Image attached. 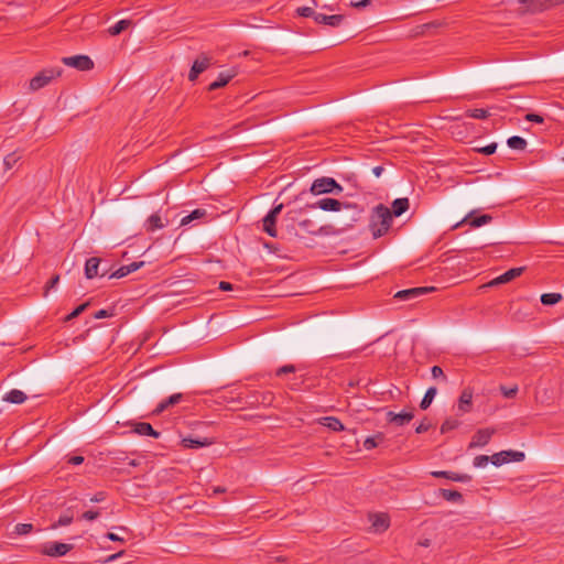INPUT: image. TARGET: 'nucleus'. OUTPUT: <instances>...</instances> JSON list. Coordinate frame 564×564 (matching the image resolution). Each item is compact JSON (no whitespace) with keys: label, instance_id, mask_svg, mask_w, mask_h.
Returning <instances> with one entry per match:
<instances>
[{"label":"nucleus","instance_id":"f257e3e1","mask_svg":"<svg viewBox=\"0 0 564 564\" xmlns=\"http://www.w3.org/2000/svg\"><path fill=\"white\" fill-rule=\"evenodd\" d=\"M319 215L308 216L305 209H294L285 214L282 221V239L294 240L303 239L307 235L311 236H328L335 235L334 226H319Z\"/></svg>","mask_w":564,"mask_h":564},{"label":"nucleus","instance_id":"f03ea898","mask_svg":"<svg viewBox=\"0 0 564 564\" xmlns=\"http://www.w3.org/2000/svg\"><path fill=\"white\" fill-rule=\"evenodd\" d=\"M392 224V213L383 204L377 205L370 216L369 228L375 239L382 237L388 232Z\"/></svg>","mask_w":564,"mask_h":564},{"label":"nucleus","instance_id":"7ed1b4c3","mask_svg":"<svg viewBox=\"0 0 564 564\" xmlns=\"http://www.w3.org/2000/svg\"><path fill=\"white\" fill-rule=\"evenodd\" d=\"M339 214L335 217V223L338 226L337 232L347 231L354 228L355 224L360 221L364 217V208L357 204H343Z\"/></svg>","mask_w":564,"mask_h":564},{"label":"nucleus","instance_id":"20e7f679","mask_svg":"<svg viewBox=\"0 0 564 564\" xmlns=\"http://www.w3.org/2000/svg\"><path fill=\"white\" fill-rule=\"evenodd\" d=\"M311 193L314 195L322 194H340L343 192V186L333 177H321L316 178L310 188Z\"/></svg>","mask_w":564,"mask_h":564},{"label":"nucleus","instance_id":"39448f33","mask_svg":"<svg viewBox=\"0 0 564 564\" xmlns=\"http://www.w3.org/2000/svg\"><path fill=\"white\" fill-rule=\"evenodd\" d=\"M63 69L59 67H51V68H44L40 73H37L31 80H30V90L36 91L46 85H48L52 79L61 76Z\"/></svg>","mask_w":564,"mask_h":564},{"label":"nucleus","instance_id":"423d86ee","mask_svg":"<svg viewBox=\"0 0 564 564\" xmlns=\"http://www.w3.org/2000/svg\"><path fill=\"white\" fill-rule=\"evenodd\" d=\"M283 209V204L275 205L262 219V229L270 237H278L276 219Z\"/></svg>","mask_w":564,"mask_h":564},{"label":"nucleus","instance_id":"0eeeda50","mask_svg":"<svg viewBox=\"0 0 564 564\" xmlns=\"http://www.w3.org/2000/svg\"><path fill=\"white\" fill-rule=\"evenodd\" d=\"M519 2L525 6L527 12L535 13L564 3V0H519Z\"/></svg>","mask_w":564,"mask_h":564},{"label":"nucleus","instance_id":"6e6552de","mask_svg":"<svg viewBox=\"0 0 564 564\" xmlns=\"http://www.w3.org/2000/svg\"><path fill=\"white\" fill-rule=\"evenodd\" d=\"M62 63L78 70H90L94 68L93 59L87 55H75L63 57Z\"/></svg>","mask_w":564,"mask_h":564},{"label":"nucleus","instance_id":"1a4fd4ad","mask_svg":"<svg viewBox=\"0 0 564 564\" xmlns=\"http://www.w3.org/2000/svg\"><path fill=\"white\" fill-rule=\"evenodd\" d=\"M434 290H435V288H433V286H420V288L401 290L394 294V299H397L399 301H412V300H415L419 296L430 293Z\"/></svg>","mask_w":564,"mask_h":564},{"label":"nucleus","instance_id":"9d476101","mask_svg":"<svg viewBox=\"0 0 564 564\" xmlns=\"http://www.w3.org/2000/svg\"><path fill=\"white\" fill-rule=\"evenodd\" d=\"M73 549L72 544L53 542L47 543L41 550V553L47 556L57 557L63 556Z\"/></svg>","mask_w":564,"mask_h":564},{"label":"nucleus","instance_id":"9b49d317","mask_svg":"<svg viewBox=\"0 0 564 564\" xmlns=\"http://www.w3.org/2000/svg\"><path fill=\"white\" fill-rule=\"evenodd\" d=\"M341 206H343V203L339 202L338 199L326 197V198L318 199L317 202H315L313 204L306 205V208H312V209L321 208L322 210H325V212H338V210H340Z\"/></svg>","mask_w":564,"mask_h":564},{"label":"nucleus","instance_id":"f8f14e48","mask_svg":"<svg viewBox=\"0 0 564 564\" xmlns=\"http://www.w3.org/2000/svg\"><path fill=\"white\" fill-rule=\"evenodd\" d=\"M371 528L375 532L381 533L389 529L390 517L387 513H373L369 516Z\"/></svg>","mask_w":564,"mask_h":564},{"label":"nucleus","instance_id":"ddd939ff","mask_svg":"<svg viewBox=\"0 0 564 564\" xmlns=\"http://www.w3.org/2000/svg\"><path fill=\"white\" fill-rule=\"evenodd\" d=\"M495 429H480L478 430L473 438H471V442L469 444V447H482V446H486L491 436L495 434Z\"/></svg>","mask_w":564,"mask_h":564},{"label":"nucleus","instance_id":"4468645a","mask_svg":"<svg viewBox=\"0 0 564 564\" xmlns=\"http://www.w3.org/2000/svg\"><path fill=\"white\" fill-rule=\"evenodd\" d=\"M413 417H414V414L412 411H402L400 413L389 411L387 413V421L389 423H394L398 426H403V425L408 424Z\"/></svg>","mask_w":564,"mask_h":564},{"label":"nucleus","instance_id":"2eb2a0df","mask_svg":"<svg viewBox=\"0 0 564 564\" xmlns=\"http://www.w3.org/2000/svg\"><path fill=\"white\" fill-rule=\"evenodd\" d=\"M214 443H215L214 440L208 438V437L194 438L192 436H187V437H183L181 441V445L184 448H199V447L213 445Z\"/></svg>","mask_w":564,"mask_h":564},{"label":"nucleus","instance_id":"dca6fc26","mask_svg":"<svg viewBox=\"0 0 564 564\" xmlns=\"http://www.w3.org/2000/svg\"><path fill=\"white\" fill-rule=\"evenodd\" d=\"M524 271V268L523 267H520V268H512L508 271H506L505 273H502L501 275L497 276L496 279H494L489 285H499V284H505V283H508L512 280H514L516 278L520 276Z\"/></svg>","mask_w":564,"mask_h":564},{"label":"nucleus","instance_id":"f3484780","mask_svg":"<svg viewBox=\"0 0 564 564\" xmlns=\"http://www.w3.org/2000/svg\"><path fill=\"white\" fill-rule=\"evenodd\" d=\"M431 475L435 478H446L448 480L458 481V482H467L471 479V477L467 474H458L448 470H434Z\"/></svg>","mask_w":564,"mask_h":564},{"label":"nucleus","instance_id":"a211bd4d","mask_svg":"<svg viewBox=\"0 0 564 564\" xmlns=\"http://www.w3.org/2000/svg\"><path fill=\"white\" fill-rule=\"evenodd\" d=\"M473 405V391L470 389H464L458 399V412L465 414L471 411Z\"/></svg>","mask_w":564,"mask_h":564},{"label":"nucleus","instance_id":"6ab92c4d","mask_svg":"<svg viewBox=\"0 0 564 564\" xmlns=\"http://www.w3.org/2000/svg\"><path fill=\"white\" fill-rule=\"evenodd\" d=\"M183 400L182 393H174L170 395L167 399L161 401L153 411V414L159 415L167 410L170 406H174L178 404Z\"/></svg>","mask_w":564,"mask_h":564},{"label":"nucleus","instance_id":"aec40b11","mask_svg":"<svg viewBox=\"0 0 564 564\" xmlns=\"http://www.w3.org/2000/svg\"><path fill=\"white\" fill-rule=\"evenodd\" d=\"M236 75H237V72H235V70L221 72L218 75L217 79L215 82H213L212 84H209L208 90L213 91V90H217V89L226 86Z\"/></svg>","mask_w":564,"mask_h":564},{"label":"nucleus","instance_id":"412c9836","mask_svg":"<svg viewBox=\"0 0 564 564\" xmlns=\"http://www.w3.org/2000/svg\"><path fill=\"white\" fill-rule=\"evenodd\" d=\"M132 426H133L132 431L139 435L151 436L154 438H159L161 435L160 432L154 430L153 426L147 422L132 423Z\"/></svg>","mask_w":564,"mask_h":564},{"label":"nucleus","instance_id":"4be33fe9","mask_svg":"<svg viewBox=\"0 0 564 564\" xmlns=\"http://www.w3.org/2000/svg\"><path fill=\"white\" fill-rule=\"evenodd\" d=\"M343 21H344V15H341V14L326 15L324 13H317V15L315 17L316 23L329 25L333 28L340 25V23Z\"/></svg>","mask_w":564,"mask_h":564},{"label":"nucleus","instance_id":"5701e85b","mask_svg":"<svg viewBox=\"0 0 564 564\" xmlns=\"http://www.w3.org/2000/svg\"><path fill=\"white\" fill-rule=\"evenodd\" d=\"M100 259L97 258V257H91L89 259H87L86 263H85V276L87 279H94L95 276H97L99 274L98 272V268H99V264H100Z\"/></svg>","mask_w":564,"mask_h":564},{"label":"nucleus","instance_id":"b1692460","mask_svg":"<svg viewBox=\"0 0 564 564\" xmlns=\"http://www.w3.org/2000/svg\"><path fill=\"white\" fill-rule=\"evenodd\" d=\"M410 207V202H409V198L406 197H402V198H397L392 202V209L391 213H392V217L395 216V217H399L401 216L402 214H404Z\"/></svg>","mask_w":564,"mask_h":564},{"label":"nucleus","instance_id":"393cba45","mask_svg":"<svg viewBox=\"0 0 564 564\" xmlns=\"http://www.w3.org/2000/svg\"><path fill=\"white\" fill-rule=\"evenodd\" d=\"M26 398L28 397L23 391L13 389V390L9 391L8 393H6L2 398V400L6 402L13 403V404H21L26 400Z\"/></svg>","mask_w":564,"mask_h":564},{"label":"nucleus","instance_id":"a878e982","mask_svg":"<svg viewBox=\"0 0 564 564\" xmlns=\"http://www.w3.org/2000/svg\"><path fill=\"white\" fill-rule=\"evenodd\" d=\"M492 220V217L488 214L480 215L478 217H473V213L466 216V218L463 220L465 223H468L471 227H480L482 225H486Z\"/></svg>","mask_w":564,"mask_h":564},{"label":"nucleus","instance_id":"bb28decb","mask_svg":"<svg viewBox=\"0 0 564 564\" xmlns=\"http://www.w3.org/2000/svg\"><path fill=\"white\" fill-rule=\"evenodd\" d=\"M212 65V58L206 54H200L193 63V67H195L200 74L205 72Z\"/></svg>","mask_w":564,"mask_h":564},{"label":"nucleus","instance_id":"cd10ccee","mask_svg":"<svg viewBox=\"0 0 564 564\" xmlns=\"http://www.w3.org/2000/svg\"><path fill=\"white\" fill-rule=\"evenodd\" d=\"M440 496L451 502L463 501V495L457 490L440 489Z\"/></svg>","mask_w":564,"mask_h":564},{"label":"nucleus","instance_id":"c85d7f7f","mask_svg":"<svg viewBox=\"0 0 564 564\" xmlns=\"http://www.w3.org/2000/svg\"><path fill=\"white\" fill-rule=\"evenodd\" d=\"M436 393H437V389H436L435 387H430V388L426 390V392H425V394H424L423 399H422V400H421V402H420V408H421L422 410H426V409H429V408H430V405H431V403L433 402V400H434V398H435Z\"/></svg>","mask_w":564,"mask_h":564},{"label":"nucleus","instance_id":"c756f323","mask_svg":"<svg viewBox=\"0 0 564 564\" xmlns=\"http://www.w3.org/2000/svg\"><path fill=\"white\" fill-rule=\"evenodd\" d=\"M507 144L509 148L513 150L523 151L527 148L528 143L525 139H523L522 137L513 135L507 140Z\"/></svg>","mask_w":564,"mask_h":564},{"label":"nucleus","instance_id":"7c9ffc66","mask_svg":"<svg viewBox=\"0 0 564 564\" xmlns=\"http://www.w3.org/2000/svg\"><path fill=\"white\" fill-rule=\"evenodd\" d=\"M164 227V224L158 214L151 215L147 220V231H154Z\"/></svg>","mask_w":564,"mask_h":564},{"label":"nucleus","instance_id":"2f4dec72","mask_svg":"<svg viewBox=\"0 0 564 564\" xmlns=\"http://www.w3.org/2000/svg\"><path fill=\"white\" fill-rule=\"evenodd\" d=\"M206 215H207V212L205 209L197 208V209L193 210L191 214H188L187 216H185V217H183L181 219V226L188 225L193 220L203 218Z\"/></svg>","mask_w":564,"mask_h":564},{"label":"nucleus","instance_id":"473e14b6","mask_svg":"<svg viewBox=\"0 0 564 564\" xmlns=\"http://www.w3.org/2000/svg\"><path fill=\"white\" fill-rule=\"evenodd\" d=\"M131 24L130 20H120L115 25L110 26L108 32L110 35L116 36L119 35L121 32L127 30Z\"/></svg>","mask_w":564,"mask_h":564},{"label":"nucleus","instance_id":"72a5a7b5","mask_svg":"<svg viewBox=\"0 0 564 564\" xmlns=\"http://www.w3.org/2000/svg\"><path fill=\"white\" fill-rule=\"evenodd\" d=\"M323 420H324V425L327 426L328 429H330L332 431L340 432V431H344V429H345L344 424L337 417L327 416V417H324Z\"/></svg>","mask_w":564,"mask_h":564},{"label":"nucleus","instance_id":"f704fd0d","mask_svg":"<svg viewBox=\"0 0 564 564\" xmlns=\"http://www.w3.org/2000/svg\"><path fill=\"white\" fill-rule=\"evenodd\" d=\"M383 438H384V436L382 433H378L375 436H369L364 441V447L367 451L373 449L379 445V443H381L383 441Z\"/></svg>","mask_w":564,"mask_h":564},{"label":"nucleus","instance_id":"c9c22d12","mask_svg":"<svg viewBox=\"0 0 564 564\" xmlns=\"http://www.w3.org/2000/svg\"><path fill=\"white\" fill-rule=\"evenodd\" d=\"M562 300V294L560 293H544L541 295V303L543 305H554Z\"/></svg>","mask_w":564,"mask_h":564},{"label":"nucleus","instance_id":"e433bc0d","mask_svg":"<svg viewBox=\"0 0 564 564\" xmlns=\"http://www.w3.org/2000/svg\"><path fill=\"white\" fill-rule=\"evenodd\" d=\"M466 116L474 119H487L490 113L486 109L476 108V109H468L466 111Z\"/></svg>","mask_w":564,"mask_h":564},{"label":"nucleus","instance_id":"4c0bfd02","mask_svg":"<svg viewBox=\"0 0 564 564\" xmlns=\"http://www.w3.org/2000/svg\"><path fill=\"white\" fill-rule=\"evenodd\" d=\"M459 424H460V422H459L457 419L448 417V419H446V420L443 422V424H442V426H441V432H442L443 434H445V433H447V432H449V431L455 430L456 427H458V426H459Z\"/></svg>","mask_w":564,"mask_h":564},{"label":"nucleus","instance_id":"58836bf2","mask_svg":"<svg viewBox=\"0 0 564 564\" xmlns=\"http://www.w3.org/2000/svg\"><path fill=\"white\" fill-rule=\"evenodd\" d=\"M21 156L17 152H12L4 158L3 164L7 170H10L19 162Z\"/></svg>","mask_w":564,"mask_h":564},{"label":"nucleus","instance_id":"ea45409f","mask_svg":"<svg viewBox=\"0 0 564 564\" xmlns=\"http://www.w3.org/2000/svg\"><path fill=\"white\" fill-rule=\"evenodd\" d=\"M73 514L69 512V510H67L65 513H63L57 522L55 524H53V528H57V527H65V525H68L73 522Z\"/></svg>","mask_w":564,"mask_h":564},{"label":"nucleus","instance_id":"a19ab883","mask_svg":"<svg viewBox=\"0 0 564 564\" xmlns=\"http://www.w3.org/2000/svg\"><path fill=\"white\" fill-rule=\"evenodd\" d=\"M502 454L510 458V462H522L525 457L524 453L519 451H502Z\"/></svg>","mask_w":564,"mask_h":564},{"label":"nucleus","instance_id":"79ce46f5","mask_svg":"<svg viewBox=\"0 0 564 564\" xmlns=\"http://www.w3.org/2000/svg\"><path fill=\"white\" fill-rule=\"evenodd\" d=\"M490 462L495 466H501L506 463L510 462V458H507L502 452L496 453L490 457Z\"/></svg>","mask_w":564,"mask_h":564},{"label":"nucleus","instance_id":"37998d69","mask_svg":"<svg viewBox=\"0 0 564 564\" xmlns=\"http://www.w3.org/2000/svg\"><path fill=\"white\" fill-rule=\"evenodd\" d=\"M33 530V525L31 523H18L14 527V533L19 535H24L30 533Z\"/></svg>","mask_w":564,"mask_h":564},{"label":"nucleus","instance_id":"c03bdc74","mask_svg":"<svg viewBox=\"0 0 564 564\" xmlns=\"http://www.w3.org/2000/svg\"><path fill=\"white\" fill-rule=\"evenodd\" d=\"M89 306V302H86V303H83L80 305H78L72 313H69L66 317H65V321H70L75 317H77L78 315H80L87 307Z\"/></svg>","mask_w":564,"mask_h":564},{"label":"nucleus","instance_id":"a18cd8bd","mask_svg":"<svg viewBox=\"0 0 564 564\" xmlns=\"http://www.w3.org/2000/svg\"><path fill=\"white\" fill-rule=\"evenodd\" d=\"M317 13L318 12H315L310 7H301L297 9V14L301 17H304V18H313L315 20V17L317 15Z\"/></svg>","mask_w":564,"mask_h":564},{"label":"nucleus","instance_id":"49530a36","mask_svg":"<svg viewBox=\"0 0 564 564\" xmlns=\"http://www.w3.org/2000/svg\"><path fill=\"white\" fill-rule=\"evenodd\" d=\"M500 391L506 398H514L518 392V386H513L511 388H507L505 386H500Z\"/></svg>","mask_w":564,"mask_h":564},{"label":"nucleus","instance_id":"de8ad7c7","mask_svg":"<svg viewBox=\"0 0 564 564\" xmlns=\"http://www.w3.org/2000/svg\"><path fill=\"white\" fill-rule=\"evenodd\" d=\"M490 462V457L487 455H478L474 458L475 467H485Z\"/></svg>","mask_w":564,"mask_h":564},{"label":"nucleus","instance_id":"09e8293b","mask_svg":"<svg viewBox=\"0 0 564 564\" xmlns=\"http://www.w3.org/2000/svg\"><path fill=\"white\" fill-rule=\"evenodd\" d=\"M295 370H296L295 366H293V365H284V366H282V367L276 369L275 375L278 377H281V376L286 375V373H293V372H295Z\"/></svg>","mask_w":564,"mask_h":564},{"label":"nucleus","instance_id":"8fccbe9b","mask_svg":"<svg viewBox=\"0 0 564 564\" xmlns=\"http://www.w3.org/2000/svg\"><path fill=\"white\" fill-rule=\"evenodd\" d=\"M497 150V143L496 142H492L486 147H482V148H479L477 149V151L481 154H485V155H491L496 152Z\"/></svg>","mask_w":564,"mask_h":564},{"label":"nucleus","instance_id":"3c124183","mask_svg":"<svg viewBox=\"0 0 564 564\" xmlns=\"http://www.w3.org/2000/svg\"><path fill=\"white\" fill-rule=\"evenodd\" d=\"M431 373L434 379L441 378L444 381H446V376L444 375V371L440 366H433L431 369Z\"/></svg>","mask_w":564,"mask_h":564},{"label":"nucleus","instance_id":"603ef678","mask_svg":"<svg viewBox=\"0 0 564 564\" xmlns=\"http://www.w3.org/2000/svg\"><path fill=\"white\" fill-rule=\"evenodd\" d=\"M126 270H127V267H126V265L120 267L119 269H117L116 271H113V272L109 275V279H113V278H116V279H121V278H123V276L128 275V274H129V272H128V271H126Z\"/></svg>","mask_w":564,"mask_h":564},{"label":"nucleus","instance_id":"864d4df0","mask_svg":"<svg viewBox=\"0 0 564 564\" xmlns=\"http://www.w3.org/2000/svg\"><path fill=\"white\" fill-rule=\"evenodd\" d=\"M432 427V424L426 420L424 419L415 429V432L417 434H422V433H425L427 432Z\"/></svg>","mask_w":564,"mask_h":564},{"label":"nucleus","instance_id":"5fc2aeb1","mask_svg":"<svg viewBox=\"0 0 564 564\" xmlns=\"http://www.w3.org/2000/svg\"><path fill=\"white\" fill-rule=\"evenodd\" d=\"M524 119L527 121H532V122H535V123H543L544 122V118L538 113H528L525 115Z\"/></svg>","mask_w":564,"mask_h":564},{"label":"nucleus","instance_id":"6e6d98bb","mask_svg":"<svg viewBox=\"0 0 564 564\" xmlns=\"http://www.w3.org/2000/svg\"><path fill=\"white\" fill-rule=\"evenodd\" d=\"M144 265V262L143 261H134V262H131L129 264H127V270L130 273L139 270L140 268H142Z\"/></svg>","mask_w":564,"mask_h":564},{"label":"nucleus","instance_id":"4d7b16f0","mask_svg":"<svg viewBox=\"0 0 564 564\" xmlns=\"http://www.w3.org/2000/svg\"><path fill=\"white\" fill-rule=\"evenodd\" d=\"M99 517V512L96 510H88L82 514V518L87 521H93Z\"/></svg>","mask_w":564,"mask_h":564},{"label":"nucleus","instance_id":"13d9d810","mask_svg":"<svg viewBox=\"0 0 564 564\" xmlns=\"http://www.w3.org/2000/svg\"><path fill=\"white\" fill-rule=\"evenodd\" d=\"M113 315V312L112 311H108V310H99L97 311L95 314H94V317L96 319H100V318H106V317H110Z\"/></svg>","mask_w":564,"mask_h":564},{"label":"nucleus","instance_id":"bf43d9fd","mask_svg":"<svg viewBox=\"0 0 564 564\" xmlns=\"http://www.w3.org/2000/svg\"><path fill=\"white\" fill-rule=\"evenodd\" d=\"M369 4H371V0H359V1H351L350 2V6L354 7V8H366L368 7Z\"/></svg>","mask_w":564,"mask_h":564},{"label":"nucleus","instance_id":"052dcab7","mask_svg":"<svg viewBox=\"0 0 564 564\" xmlns=\"http://www.w3.org/2000/svg\"><path fill=\"white\" fill-rule=\"evenodd\" d=\"M59 281V275L58 274H55L53 275L50 281L46 283V292L50 290V289H53L56 286V284L58 283Z\"/></svg>","mask_w":564,"mask_h":564},{"label":"nucleus","instance_id":"680f3d73","mask_svg":"<svg viewBox=\"0 0 564 564\" xmlns=\"http://www.w3.org/2000/svg\"><path fill=\"white\" fill-rule=\"evenodd\" d=\"M83 462H84V457L79 456V455L70 456L67 460V463L70 465H80Z\"/></svg>","mask_w":564,"mask_h":564},{"label":"nucleus","instance_id":"e2e57ef3","mask_svg":"<svg viewBox=\"0 0 564 564\" xmlns=\"http://www.w3.org/2000/svg\"><path fill=\"white\" fill-rule=\"evenodd\" d=\"M200 75V73L192 66L189 73H188V80L195 82L197 77Z\"/></svg>","mask_w":564,"mask_h":564},{"label":"nucleus","instance_id":"0e129e2a","mask_svg":"<svg viewBox=\"0 0 564 564\" xmlns=\"http://www.w3.org/2000/svg\"><path fill=\"white\" fill-rule=\"evenodd\" d=\"M219 289L221 291H231V290H234V285L227 281H221L219 283Z\"/></svg>","mask_w":564,"mask_h":564},{"label":"nucleus","instance_id":"69168bd1","mask_svg":"<svg viewBox=\"0 0 564 564\" xmlns=\"http://www.w3.org/2000/svg\"><path fill=\"white\" fill-rule=\"evenodd\" d=\"M105 498H106L105 492H104V491H99V492H97V494H96V495L90 499V501H93V502H100V501L105 500Z\"/></svg>","mask_w":564,"mask_h":564},{"label":"nucleus","instance_id":"338daca9","mask_svg":"<svg viewBox=\"0 0 564 564\" xmlns=\"http://www.w3.org/2000/svg\"><path fill=\"white\" fill-rule=\"evenodd\" d=\"M106 538L109 539L110 541H119V542H123L124 539L118 536L117 534L112 533V532H108L106 534Z\"/></svg>","mask_w":564,"mask_h":564},{"label":"nucleus","instance_id":"774afa93","mask_svg":"<svg viewBox=\"0 0 564 564\" xmlns=\"http://www.w3.org/2000/svg\"><path fill=\"white\" fill-rule=\"evenodd\" d=\"M383 171H384V169L381 165L375 166L372 169V173L375 174L376 177H380L381 174L383 173Z\"/></svg>","mask_w":564,"mask_h":564}]
</instances>
